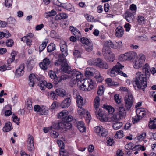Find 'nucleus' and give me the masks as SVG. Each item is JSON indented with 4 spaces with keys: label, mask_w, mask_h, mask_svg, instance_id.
Wrapping results in <instances>:
<instances>
[{
    "label": "nucleus",
    "mask_w": 156,
    "mask_h": 156,
    "mask_svg": "<svg viewBox=\"0 0 156 156\" xmlns=\"http://www.w3.org/2000/svg\"><path fill=\"white\" fill-rule=\"evenodd\" d=\"M146 75L143 74L141 72H138L136 74V77L133 80V84L135 89L138 90L140 89L144 91L147 87Z\"/></svg>",
    "instance_id": "obj_1"
},
{
    "label": "nucleus",
    "mask_w": 156,
    "mask_h": 156,
    "mask_svg": "<svg viewBox=\"0 0 156 156\" xmlns=\"http://www.w3.org/2000/svg\"><path fill=\"white\" fill-rule=\"evenodd\" d=\"M66 70L67 72H65L69 74V77L71 79V81L74 84H75L77 82L81 83L84 80L82 78L83 75L79 71L75 69L71 70L70 66L68 67Z\"/></svg>",
    "instance_id": "obj_2"
},
{
    "label": "nucleus",
    "mask_w": 156,
    "mask_h": 156,
    "mask_svg": "<svg viewBox=\"0 0 156 156\" xmlns=\"http://www.w3.org/2000/svg\"><path fill=\"white\" fill-rule=\"evenodd\" d=\"M100 99L98 96H96L94 100V112L96 116L102 121H105L104 116L105 112L102 109L100 108Z\"/></svg>",
    "instance_id": "obj_3"
},
{
    "label": "nucleus",
    "mask_w": 156,
    "mask_h": 156,
    "mask_svg": "<svg viewBox=\"0 0 156 156\" xmlns=\"http://www.w3.org/2000/svg\"><path fill=\"white\" fill-rule=\"evenodd\" d=\"M88 63L90 65L96 66L102 69H107L109 68L108 64L100 58L90 59Z\"/></svg>",
    "instance_id": "obj_4"
},
{
    "label": "nucleus",
    "mask_w": 156,
    "mask_h": 156,
    "mask_svg": "<svg viewBox=\"0 0 156 156\" xmlns=\"http://www.w3.org/2000/svg\"><path fill=\"white\" fill-rule=\"evenodd\" d=\"M51 127L55 129H65L66 131L68 129H69L72 127V123H71L70 121H68V120H66L65 119V120L62 121L60 122H58L57 123H55L53 124V126H51Z\"/></svg>",
    "instance_id": "obj_5"
},
{
    "label": "nucleus",
    "mask_w": 156,
    "mask_h": 156,
    "mask_svg": "<svg viewBox=\"0 0 156 156\" xmlns=\"http://www.w3.org/2000/svg\"><path fill=\"white\" fill-rule=\"evenodd\" d=\"M55 65L56 66H61V70L64 72H67L66 69L69 66L65 57L61 54L59 55L58 59L55 61Z\"/></svg>",
    "instance_id": "obj_6"
},
{
    "label": "nucleus",
    "mask_w": 156,
    "mask_h": 156,
    "mask_svg": "<svg viewBox=\"0 0 156 156\" xmlns=\"http://www.w3.org/2000/svg\"><path fill=\"white\" fill-rule=\"evenodd\" d=\"M107 48L104 49L102 50L104 58L108 62H112L115 59V56L111 51H108Z\"/></svg>",
    "instance_id": "obj_7"
},
{
    "label": "nucleus",
    "mask_w": 156,
    "mask_h": 156,
    "mask_svg": "<svg viewBox=\"0 0 156 156\" xmlns=\"http://www.w3.org/2000/svg\"><path fill=\"white\" fill-rule=\"evenodd\" d=\"M145 60V56L143 54H140L133 63V67L138 69L141 67L144 63Z\"/></svg>",
    "instance_id": "obj_8"
},
{
    "label": "nucleus",
    "mask_w": 156,
    "mask_h": 156,
    "mask_svg": "<svg viewBox=\"0 0 156 156\" xmlns=\"http://www.w3.org/2000/svg\"><path fill=\"white\" fill-rule=\"evenodd\" d=\"M123 67V66L118 62L111 70L110 73H109L110 75L112 77L115 76L116 75L118 74L119 70L122 69Z\"/></svg>",
    "instance_id": "obj_9"
},
{
    "label": "nucleus",
    "mask_w": 156,
    "mask_h": 156,
    "mask_svg": "<svg viewBox=\"0 0 156 156\" xmlns=\"http://www.w3.org/2000/svg\"><path fill=\"white\" fill-rule=\"evenodd\" d=\"M34 110L35 112H39L42 115H47L48 112V109L47 107L43 106L41 107L38 105L34 106Z\"/></svg>",
    "instance_id": "obj_10"
},
{
    "label": "nucleus",
    "mask_w": 156,
    "mask_h": 156,
    "mask_svg": "<svg viewBox=\"0 0 156 156\" xmlns=\"http://www.w3.org/2000/svg\"><path fill=\"white\" fill-rule=\"evenodd\" d=\"M125 105L127 109H129L132 107L133 101V97L129 94H127L125 98Z\"/></svg>",
    "instance_id": "obj_11"
},
{
    "label": "nucleus",
    "mask_w": 156,
    "mask_h": 156,
    "mask_svg": "<svg viewBox=\"0 0 156 156\" xmlns=\"http://www.w3.org/2000/svg\"><path fill=\"white\" fill-rule=\"evenodd\" d=\"M117 115H119V117H117V115H114L112 118L115 119L116 118V120H119L121 119V118L123 117L126 116V111L124 107L121 106L119 107L118 109Z\"/></svg>",
    "instance_id": "obj_12"
},
{
    "label": "nucleus",
    "mask_w": 156,
    "mask_h": 156,
    "mask_svg": "<svg viewBox=\"0 0 156 156\" xmlns=\"http://www.w3.org/2000/svg\"><path fill=\"white\" fill-rule=\"evenodd\" d=\"M61 51L62 52V56L66 57L68 54L67 46L66 42L64 41L61 42L60 44Z\"/></svg>",
    "instance_id": "obj_13"
},
{
    "label": "nucleus",
    "mask_w": 156,
    "mask_h": 156,
    "mask_svg": "<svg viewBox=\"0 0 156 156\" xmlns=\"http://www.w3.org/2000/svg\"><path fill=\"white\" fill-rule=\"evenodd\" d=\"M86 81L84 83L83 82L84 84L85 88H86L87 91H90L95 86V84L91 79H88L85 80Z\"/></svg>",
    "instance_id": "obj_14"
},
{
    "label": "nucleus",
    "mask_w": 156,
    "mask_h": 156,
    "mask_svg": "<svg viewBox=\"0 0 156 156\" xmlns=\"http://www.w3.org/2000/svg\"><path fill=\"white\" fill-rule=\"evenodd\" d=\"M25 65L23 63L20 64L15 71V74L16 76L19 77L23 76L24 73Z\"/></svg>",
    "instance_id": "obj_15"
},
{
    "label": "nucleus",
    "mask_w": 156,
    "mask_h": 156,
    "mask_svg": "<svg viewBox=\"0 0 156 156\" xmlns=\"http://www.w3.org/2000/svg\"><path fill=\"white\" fill-rule=\"evenodd\" d=\"M70 98L69 95L66 96V98L62 101L61 104V106L62 108H67L70 106L71 102Z\"/></svg>",
    "instance_id": "obj_16"
},
{
    "label": "nucleus",
    "mask_w": 156,
    "mask_h": 156,
    "mask_svg": "<svg viewBox=\"0 0 156 156\" xmlns=\"http://www.w3.org/2000/svg\"><path fill=\"white\" fill-rule=\"evenodd\" d=\"M51 63L50 60L47 57L45 58L43 60V62L39 64L40 67L45 70L47 69V66L49 65Z\"/></svg>",
    "instance_id": "obj_17"
},
{
    "label": "nucleus",
    "mask_w": 156,
    "mask_h": 156,
    "mask_svg": "<svg viewBox=\"0 0 156 156\" xmlns=\"http://www.w3.org/2000/svg\"><path fill=\"white\" fill-rule=\"evenodd\" d=\"M27 141V148L30 151H33L34 150V139L33 136L30 135Z\"/></svg>",
    "instance_id": "obj_18"
},
{
    "label": "nucleus",
    "mask_w": 156,
    "mask_h": 156,
    "mask_svg": "<svg viewBox=\"0 0 156 156\" xmlns=\"http://www.w3.org/2000/svg\"><path fill=\"white\" fill-rule=\"evenodd\" d=\"M115 36L118 38L122 37L124 33L123 28L121 26H119L115 29Z\"/></svg>",
    "instance_id": "obj_19"
},
{
    "label": "nucleus",
    "mask_w": 156,
    "mask_h": 156,
    "mask_svg": "<svg viewBox=\"0 0 156 156\" xmlns=\"http://www.w3.org/2000/svg\"><path fill=\"white\" fill-rule=\"evenodd\" d=\"M30 81L29 84L30 87H33L34 86V83L36 81L38 80V78H37L33 74H31L29 76Z\"/></svg>",
    "instance_id": "obj_20"
},
{
    "label": "nucleus",
    "mask_w": 156,
    "mask_h": 156,
    "mask_svg": "<svg viewBox=\"0 0 156 156\" xmlns=\"http://www.w3.org/2000/svg\"><path fill=\"white\" fill-rule=\"evenodd\" d=\"M134 52H129L125 53L122 56L124 60H131L134 58Z\"/></svg>",
    "instance_id": "obj_21"
},
{
    "label": "nucleus",
    "mask_w": 156,
    "mask_h": 156,
    "mask_svg": "<svg viewBox=\"0 0 156 156\" xmlns=\"http://www.w3.org/2000/svg\"><path fill=\"white\" fill-rule=\"evenodd\" d=\"M69 30L73 34L78 37H81V34L80 32L75 27L70 26L69 28Z\"/></svg>",
    "instance_id": "obj_22"
},
{
    "label": "nucleus",
    "mask_w": 156,
    "mask_h": 156,
    "mask_svg": "<svg viewBox=\"0 0 156 156\" xmlns=\"http://www.w3.org/2000/svg\"><path fill=\"white\" fill-rule=\"evenodd\" d=\"M112 119H114V122L113 123V127L115 130H118L120 129L122 126V124L121 122L118 121L119 120L116 119V118L113 119L112 118Z\"/></svg>",
    "instance_id": "obj_23"
},
{
    "label": "nucleus",
    "mask_w": 156,
    "mask_h": 156,
    "mask_svg": "<svg viewBox=\"0 0 156 156\" xmlns=\"http://www.w3.org/2000/svg\"><path fill=\"white\" fill-rule=\"evenodd\" d=\"M76 126L80 132H83L85 131L86 127L83 121H81L78 122Z\"/></svg>",
    "instance_id": "obj_24"
},
{
    "label": "nucleus",
    "mask_w": 156,
    "mask_h": 156,
    "mask_svg": "<svg viewBox=\"0 0 156 156\" xmlns=\"http://www.w3.org/2000/svg\"><path fill=\"white\" fill-rule=\"evenodd\" d=\"M125 19L129 22H131L133 21L134 18V15L131 12H128L125 13Z\"/></svg>",
    "instance_id": "obj_25"
},
{
    "label": "nucleus",
    "mask_w": 156,
    "mask_h": 156,
    "mask_svg": "<svg viewBox=\"0 0 156 156\" xmlns=\"http://www.w3.org/2000/svg\"><path fill=\"white\" fill-rule=\"evenodd\" d=\"M17 52L14 50L12 51L11 53V58L8 59L7 60V62L8 63L10 64L12 63L15 59V57L17 55Z\"/></svg>",
    "instance_id": "obj_26"
},
{
    "label": "nucleus",
    "mask_w": 156,
    "mask_h": 156,
    "mask_svg": "<svg viewBox=\"0 0 156 156\" xmlns=\"http://www.w3.org/2000/svg\"><path fill=\"white\" fill-rule=\"evenodd\" d=\"M62 7L71 12H73L74 11V8L70 3L63 4L62 5Z\"/></svg>",
    "instance_id": "obj_27"
},
{
    "label": "nucleus",
    "mask_w": 156,
    "mask_h": 156,
    "mask_svg": "<svg viewBox=\"0 0 156 156\" xmlns=\"http://www.w3.org/2000/svg\"><path fill=\"white\" fill-rule=\"evenodd\" d=\"M12 128L11 123L8 122L5 123V126L3 128V130L4 132H8L10 131Z\"/></svg>",
    "instance_id": "obj_28"
},
{
    "label": "nucleus",
    "mask_w": 156,
    "mask_h": 156,
    "mask_svg": "<svg viewBox=\"0 0 156 156\" xmlns=\"http://www.w3.org/2000/svg\"><path fill=\"white\" fill-rule=\"evenodd\" d=\"M76 101L78 107H82L84 105L83 98L80 95L77 96Z\"/></svg>",
    "instance_id": "obj_29"
},
{
    "label": "nucleus",
    "mask_w": 156,
    "mask_h": 156,
    "mask_svg": "<svg viewBox=\"0 0 156 156\" xmlns=\"http://www.w3.org/2000/svg\"><path fill=\"white\" fill-rule=\"evenodd\" d=\"M68 112L66 110H64L61 112L58 115V118H61L63 119V120H65V119L66 118H67V116Z\"/></svg>",
    "instance_id": "obj_30"
},
{
    "label": "nucleus",
    "mask_w": 156,
    "mask_h": 156,
    "mask_svg": "<svg viewBox=\"0 0 156 156\" xmlns=\"http://www.w3.org/2000/svg\"><path fill=\"white\" fill-rule=\"evenodd\" d=\"M48 42V39H46L42 42V44L40 45L39 47V51L40 52L45 49L47 46Z\"/></svg>",
    "instance_id": "obj_31"
},
{
    "label": "nucleus",
    "mask_w": 156,
    "mask_h": 156,
    "mask_svg": "<svg viewBox=\"0 0 156 156\" xmlns=\"http://www.w3.org/2000/svg\"><path fill=\"white\" fill-rule=\"evenodd\" d=\"M150 69V67L148 64H146L143 67V73H145V75H149L150 73L149 70Z\"/></svg>",
    "instance_id": "obj_32"
},
{
    "label": "nucleus",
    "mask_w": 156,
    "mask_h": 156,
    "mask_svg": "<svg viewBox=\"0 0 156 156\" xmlns=\"http://www.w3.org/2000/svg\"><path fill=\"white\" fill-rule=\"evenodd\" d=\"M47 84V82L46 81L44 80H42L39 82L38 86L41 90H44L46 87V85Z\"/></svg>",
    "instance_id": "obj_33"
},
{
    "label": "nucleus",
    "mask_w": 156,
    "mask_h": 156,
    "mask_svg": "<svg viewBox=\"0 0 156 156\" xmlns=\"http://www.w3.org/2000/svg\"><path fill=\"white\" fill-rule=\"evenodd\" d=\"M103 107L104 108L108 111L109 114H112L115 111L114 108L111 106L104 105Z\"/></svg>",
    "instance_id": "obj_34"
},
{
    "label": "nucleus",
    "mask_w": 156,
    "mask_h": 156,
    "mask_svg": "<svg viewBox=\"0 0 156 156\" xmlns=\"http://www.w3.org/2000/svg\"><path fill=\"white\" fill-rule=\"evenodd\" d=\"M93 44L91 41L85 46V49L87 52L91 51L93 49Z\"/></svg>",
    "instance_id": "obj_35"
},
{
    "label": "nucleus",
    "mask_w": 156,
    "mask_h": 156,
    "mask_svg": "<svg viewBox=\"0 0 156 156\" xmlns=\"http://www.w3.org/2000/svg\"><path fill=\"white\" fill-rule=\"evenodd\" d=\"M34 65V62L33 61H29L27 64V70L28 71H31Z\"/></svg>",
    "instance_id": "obj_36"
},
{
    "label": "nucleus",
    "mask_w": 156,
    "mask_h": 156,
    "mask_svg": "<svg viewBox=\"0 0 156 156\" xmlns=\"http://www.w3.org/2000/svg\"><path fill=\"white\" fill-rule=\"evenodd\" d=\"M55 49V45L53 43H50L47 48V51L51 52Z\"/></svg>",
    "instance_id": "obj_37"
},
{
    "label": "nucleus",
    "mask_w": 156,
    "mask_h": 156,
    "mask_svg": "<svg viewBox=\"0 0 156 156\" xmlns=\"http://www.w3.org/2000/svg\"><path fill=\"white\" fill-rule=\"evenodd\" d=\"M65 119L66 120H68V121H70V122H71V123H73L74 125H76L78 122L76 119H73L72 116L71 115L68 116L67 118H66Z\"/></svg>",
    "instance_id": "obj_38"
},
{
    "label": "nucleus",
    "mask_w": 156,
    "mask_h": 156,
    "mask_svg": "<svg viewBox=\"0 0 156 156\" xmlns=\"http://www.w3.org/2000/svg\"><path fill=\"white\" fill-rule=\"evenodd\" d=\"M56 13V12L54 9H53L51 11L45 13V17L48 18L51 16L55 15Z\"/></svg>",
    "instance_id": "obj_39"
},
{
    "label": "nucleus",
    "mask_w": 156,
    "mask_h": 156,
    "mask_svg": "<svg viewBox=\"0 0 156 156\" xmlns=\"http://www.w3.org/2000/svg\"><path fill=\"white\" fill-rule=\"evenodd\" d=\"M56 92L58 95L59 96L63 97L66 95V93L65 90L62 89H58L56 90Z\"/></svg>",
    "instance_id": "obj_40"
},
{
    "label": "nucleus",
    "mask_w": 156,
    "mask_h": 156,
    "mask_svg": "<svg viewBox=\"0 0 156 156\" xmlns=\"http://www.w3.org/2000/svg\"><path fill=\"white\" fill-rule=\"evenodd\" d=\"M80 41L83 44H84V46L88 44L91 41L87 38L85 37L81 38L80 39Z\"/></svg>",
    "instance_id": "obj_41"
},
{
    "label": "nucleus",
    "mask_w": 156,
    "mask_h": 156,
    "mask_svg": "<svg viewBox=\"0 0 156 156\" xmlns=\"http://www.w3.org/2000/svg\"><path fill=\"white\" fill-rule=\"evenodd\" d=\"M123 131L122 130H120L116 132L115 135V137L116 138H120L123 136Z\"/></svg>",
    "instance_id": "obj_42"
},
{
    "label": "nucleus",
    "mask_w": 156,
    "mask_h": 156,
    "mask_svg": "<svg viewBox=\"0 0 156 156\" xmlns=\"http://www.w3.org/2000/svg\"><path fill=\"white\" fill-rule=\"evenodd\" d=\"M83 80H83V81H82L81 83L80 82H77V86L80 90L83 91L87 90L86 88H85L84 84L82 82H83Z\"/></svg>",
    "instance_id": "obj_43"
},
{
    "label": "nucleus",
    "mask_w": 156,
    "mask_h": 156,
    "mask_svg": "<svg viewBox=\"0 0 156 156\" xmlns=\"http://www.w3.org/2000/svg\"><path fill=\"white\" fill-rule=\"evenodd\" d=\"M136 114V115L134 116L132 118V122L133 124L137 123L139 121L140 119H141L140 116L138 115V114L137 113Z\"/></svg>",
    "instance_id": "obj_44"
},
{
    "label": "nucleus",
    "mask_w": 156,
    "mask_h": 156,
    "mask_svg": "<svg viewBox=\"0 0 156 156\" xmlns=\"http://www.w3.org/2000/svg\"><path fill=\"white\" fill-rule=\"evenodd\" d=\"M108 134V132L107 130L102 126L101 129L100 131V136L105 137Z\"/></svg>",
    "instance_id": "obj_45"
},
{
    "label": "nucleus",
    "mask_w": 156,
    "mask_h": 156,
    "mask_svg": "<svg viewBox=\"0 0 156 156\" xmlns=\"http://www.w3.org/2000/svg\"><path fill=\"white\" fill-rule=\"evenodd\" d=\"M13 0H5V5L6 7L9 8L12 6Z\"/></svg>",
    "instance_id": "obj_46"
},
{
    "label": "nucleus",
    "mask_w": 156,
    "mask_h": 156,
    "mask_svg": "<svg viewBox=\"0 0 156 156\" xmlns=\"http://www.w3.org/2000/svg\"><path fill=\"white\" fill-rule=\"evenodd\" d=\"M7 23L9 24H14L16 23V21L13 17H10L7 19Z\"/></svg>",
    "instance_id": "obj_47"
},
{
    "label": "nucleus",
    "mask_w": 156,
    "mask_h": 156,
    "mask_svg": "<svg viewBox=\"0 0 156 156\" xmlns=\"http://www.w3.org/2000/svg\"><path fill=\"white\" fill-rule=\"evenodd\" d=\"M101 126H97L94 128V130L95 133L100 136V131L101 129Z\"/></svg>",
    "instance_id": "obj_48"
},
{
    "label": "nucleus",
    "mask_w": 156,
    "mask_h": 156,
    "mask_svg": "<svg viewBox=\"0 0 156 156\" xmlns=\"http://www.w3.org/2000/svg\"><path fill=\"white\" fill-rule=\"evenodd\" d=\"M111 43V41L109 40L107 41H106L104 44V47L102 49V50L104 49L108 48L106 50L108 49V51H111L110 48H109V44Z\"/></svg>",
    "instance_id": "obj_49"
},
{
    "label": "nucleus",
    "mask_w": 156,
    "mask_h": 156,
    "mask_svg": "<svg viewBox=\"0 0 156 156\" xmlns=\"http://www.w3.org/2000/svg\"><path fill=\"white\" fill-rule=\"evenodd\" d=\"M85 110L82 107H78L77 109V112L78 114L80 116L83 115L85 113Z\"/></svg>",
    "instance_id": "obj_50"
},
{
    "label": "nucleus",
    "mask_w": 156,
    "mask_h": 156,
    "mask_svg": "<svg viewBox=\"0 0 156 156\" xmlns=\"http://www.w3.org/2000/svg\"><path fill=\"white\" fill-rule=\"evenodd\" d=\"M94 78L97 80V82L99 83H101L103 80L102 77L100 75H95Z\"/></svg>",
    "instance_id": "obj_51"
},
{
    "label": "nucleus",
    "mask_w": 156,
    "mask_h": 156,
    "mask_svg": "<svg viewBox=\"0 0 156 156\" xmlns=\"http://www.w3.org/2000/svg\"><path fill=\"white\" fill-rule=\"evenodd\" d=\"M14 43V42L12 39H9L7 41L6 45L7 47H11L13 45Z\"/></svg>",
    "instance_id": "obj_52"
},
{
    "label": "nucleus",
    "mask_w": 156,
    "mask_h": 156,
    "mask_svg": "<svg viewBox=\"0 0 156 156\" xmlns=\"http://www.w3.org/2000/svg\"><path fill=\"white\" fill-rule=\"evenodd\" d=\"M144 19L143 16H139L138 17V22L139 24H141L144 23Z\"/></svg>",
    "instance_id": "obj_53"
},
{
    "label": "nucleus",
    "mask_w": 156,
    "mask_h": 156,
    "mask_svg": "<svg viewBox=\"0 0 156 156\" xmlns=\"http://www.w3.org/2000/svg\"><path fill=\"white\" fill-rule=\"evenodd\" d=\"M58 133L55 131L53 130L51 132V136L53 138H56L58 137Z\"/></svg>",
    "instance_id": "obj_54"
},
{
    "label": "nucleus",
    "mask_w": 156,
    "mask_h": 156,
    "mask_svg": "<svg viewBox=\"0 0 156 156\" xmlns=\"http://www.w3.org/2000/svg\"><path fill=\"white\" fill-rule=\"evenodd\" d=\"M104 86H101L98 87V94L99 95H101L104 93Z\"/></svg>",
    "instance_id": "obj_55"
},
{
    "label": "nucleus",
    "mask_w": 156,
    "mask_h": 156,
    "mask_svg": "<svg viewBox=\"0 0 156 156\" xmlns=\"http://www.w3.org/2000/svg\"><path fill=\"white\" fill-rule=\"evenodd\" d=\"M57 143L60 149H63L64 148V144L62 141L60 140H58Z\"/></svg>",
    "instance_id": "obj_56"
},
{
    "label": "nucleus",
    "mask_w": 156,
    "mask_h": 156,
    "mask_svg": "<svg viewBox=\"0 0 156 156\" xmlns=\"http://www.w3.org/2000/svg\"><path fill=\"white\" fill-rule=\"evenodd\" d=\"M86 121L88 123H89L91 119V115L90 113L87 111L86 112Z\"/></svg>",
    "instance_id": "obj_57"
},
{
    "label": "nucleus",
    "mask_w": 156,
    "mask_h": 156,
    "mask_svg": "<svg viewBox=\"0 0 156 156\" xmlns=\"http://www.w3.org/2000/svg\"><path fill=\"white\" fill-rule=\"evenodd\" d=\"M85 75L87 77H89V76H93L94 73L93 72L89 70L88 69L85 71Z\"/></svg>",
    "instance_id": "obj_58"
},
{
    "label": "nucleus",
    "mask_w": 156,
    "mask_h": 156,
    "mask_svg": "<svg viewBox=\"0 0 156 156\" xmlns=\"http://www.w3.org/2000/svg\"><path fill=\"white\" fill-rule=\"evenodd\" d=\"M50 36L52 38H55L58 36V34L54 30H52L50 32Z\"/></svg>",
    "instance_id": "obj_59"
},
{
    "label": "nucleus",
    "mask_w": 156,
    "mask_h": 156,
    "mask_svg": "<svg viewBox=\"0 0 156 156\" xmlns=\"http://www.w3.org/2000/svg\"><path fill=\"white\" fill-rule=\"evenodd\" d=\"M146 133L144 132L137 136V139L140 140H142L146 137Z\"/></svg>",
    "instance_id": "obj_60"
},
{
    "label": "nucleus",
    "mask_w": 156,
    "mask_h": 156,
    "mask_svg": "<svg viewBox=\"0 0 156 156\" xmlns=\"http://www.w3.org/2000/svg\"><path fill=\"white\" fill-rule=\"evenodd\" d=\"M48 74L51 78L52 79H54L57 76L55 73L52 71L49 72Z\"/></svg>",
    "instance_id": "obj_61"
},
{
    "label": "nucleus",
    "mask_w": 156,
    "mask_h": 156,
    "mask_svg": "<svg viewBox=\"0 0 156 156\" xmlns=\"http://www.w3.org/2000/svg\"><path fill=\"white\" fill-rule=\"evenodd\" d=\"M73 54L75 58L80 57L81 56L80 52L78 50H75L73 52Z\"/></svg>",
    "instance_id": "obj_62"
},
{
    "label": "nucleus",
    "mask_w": 156,
    "mask_h": 156,
    "mask_svg": "<svg viewBox=\"0 0 156 156\" xmlns=\"http://www.w3.org/2000/svg\"><path fill=\"white\" fill-rule=\"evenodd\" d=\"M59 78L61 82L62 80H64L69 78V74L63 75H62L60 77H59Z\"/></svg>",
    "instance_id": "obj_63"
},
{
    "label": "nucleus",
    "mask_w": 156,
    "mask_h": 156,
    "mask_svg": "<svg viewBox=\"0 0 156 156\" xmlns=\"http://www.w3.org/2000/svg\"><path fill=\"white\" fill-rule=\"evenodd\" d=\"M131 27V25L128 23H126L124 26V27L125 29V31L126 32H129L130 30Z\"/></svg>",
    "instance_id": "obj_64"
}]
</instances>
